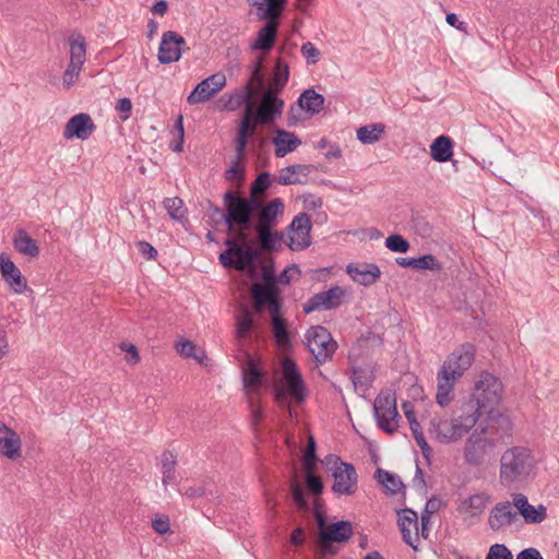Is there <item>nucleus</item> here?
<instances>
[{"label":"nucleus","mask_w":559,"mask_h":559,"mask_svg":"<svg viewBox=\"0 0 559 559\" xmlns=\"http://www.w3.org/2000/svg\"><path fill=\"white\" fill-rule=\"evenodd\" d=\"M475 346L471 343H464L455 348L444 360L437 374L436 401L441 407H445L451 403L455 382L469 369L475 360Z\"/></svg>","instance_id":"obj_1"},{"label":"nucleus","mask_w":559,"mask_h":559,"mask_svg":"<svg viewBox=\"0 0 559 559\" xmlns=\"http://www.w3.org/2000/svg\"><path fill=\"white\" fill-rule=\"evenodd\" d=\"M239 229L249 230L253 227L254 214L257 216V224L273 223L275 218L283 216L284 202L280 198H275L267 203L259 199V194H251L249 197H241L236 191L229 190Z\"/></svg>","instance_id":"obj_2"},{"label":"nucleus","mask_w":559,"mask_h":559,"mask_svg":"<svg viewBox=\"0 0 559 559\" xmlns=\"http://www.w3.org/2000/svg\"><path fill=\"white\" fill-rule=\"evenodd\" d=\"M322 463L334 478L332 491L335 495L350 496L355 492L358 475L352 463L342 461V459L335 454H328Z\"/></svg>","instance_id":"obj_3"},{"label":"nucleus","mask_w":559,"mask_h":559,"mask_svg":"<svg viewBox=\"0 0 559 559\" xmlns=\"http://www.w3.org/2000/svg\"><path fill=\"white\" fill-rule=\"evenodd\" d=\"M282 369L285 386L275 385L274 399L281 403L292 396L297 402H304L307 397V389L296 361L285 357L282 361Z\"/></svg>","instance_id":"obj_4"},{"label":"nucleus","mask_w":559,"mask_h":559,"mask_svg":"<svg viewBox=\"0 0 559 559\" xmlns=\"http://www.w3.org/2000/svg\"><path fill=\"white\" fill-rule=\"evenodd\" d=\"M531 451L524 447L508 449L500 461V479L502 484H511L528 473Z\"/></svg>","instance_id":"obj_5"},{"label":"nucleus","mask_w":559,"mask_h":559,"mask_svg":"<svg viewBox=\"0 0 559 559\" xmlns=\"http://www.w3.org/2000/svg\"><path fill=\"white\" fill-rule=\"evenodd\" d=\"M503 385L499 378L483 371L476 381L472 395L484 405L485 412L496 409L501 402Z\"/></svg>","instance_id":"obj_6"},{"label":"nucleus","mask_w":559,"mask_h":559,"mask_svg":"<svg viewBox=\"0 0 559 559\" xmlns=\"http://www.w3.org/2000/svg\"><path fill=\"white\" fill-rule=\"evenodd\" d=\"M306 338L309 352L320 365L332 359L337 349V343L333 340L330 331L322 325L311 326L306 333Z\"/></svg>","instance_id":"obj_7"},{"label":"nucleus","mask_w":559,"mask_h":559,"mask_svg":"<svg viewBox=\"0 0 559 559\" xmlns=\"http://www.w3.org/2000/svg\"><path fill=\"white\" fill-rule=\"evenodd\" d=\"M373 413L377 425L384 432L393 435L397 430V421L401 417L394 395L381 392L374 400Z\"/></svg>","instance_id":"obj_8"},{"label":"nucleus","mask_w":559,"mask_h":559,"mask_svg":"<svg viewBox=\"0 0 559 559\" xmlns=\"http://www.w3.org/2000/svg\"><path fill=\"white\" fill-rule=\"evenodd\" d=\"M284 100L277 93L264 91L261 96L260 106L252 108L251 126L258 128L259 124H273L283 114Z\"/></svg>","instance_id":"obj_9"},{"label":"nucleus","mask_w":559,"mask_h":559,"mask_svg":"<svg viewBox=\"0 0 559 559\" xmlns=\"http://www.w3.org/2000/svg\"><path fill=\"white\" fill-rule=\"evenodd\" d=\"M498 444V439L481 433L480 429L466 439L464 447V461L471 466H479L484 463L489 449H493Z\"/></svg>","instance_id":"obj_10"},{"label":"nucleus","mask_w":559,"mask_h":559,"mask_svg":"<svg viewBox=\"0 0 559 559\" xmlns=\"http://www.w3.org/2000/svg\"><path fill=\"white\" fill-rule=\"evenodd\" d=\"M314 515L319 527V536L322 544L329 543H346L353 535V525L349 521L341 520L330 524L326 528L324 515L321 513L319 506L314 508Z\"/></svg>","instance_id":"obj_11"},{"label":"nucleus","mask_w":559,"mask_h":559,"mask_svg":"<svg viewBox=\"0 0 559 559\" xmlns=\"http://www.w3.org/2000/svg\"><path fill=\"white\" fill-rule=\"evenodd\" d=\"M230 191L227 190L223 195L224 209H221L214 204L211 200L205 201V215L209 217L210 223L214 228H217L221 224H226L227 234L234 233L237 227V221L231 199H229Z\"/></svg>","instance_id":"obj_12"},{"label":"nucleus","mask_w":559,"mask_h":559,"mask_svg":"<svg viewBox=\"0 0 559 559\" xmlns=\"http://www.w3.org/2000/svg\"><path fill=\"white\" fill-rule=\"evenodd\" d=\"M345 289L341 286H332L328 290H323L312 295L302 306L306 314L318 310H334L344 302Z\"/></svg>","instance_id":"obj_13"},{"label":"nucleus","mask_w":559,"mask_h":559,"mask_svg":"<svg viewBox=\"0 0 559 559\" xmlns=\"http://www.w3.org/2000/svg\"><path fill=\"white\" fill-rule=\"evenodd\" d=\"M485 425H480L479 429L481 433L488 437L498 439V443L506 437H511L513 431V423L511 418L500 412L499 409H492L486 413Z\"/></svg>","instance_id":"obj_14"},{"label":"nucleus","mask_w":559,"mask_h":559,"mask_svg":"<svg viewBox=\"0 0 559 559\" xmlns=\"http://www.w3.org/2000/svg\"><path fill=\"white\" fill-rule=\"evenodd\" d=\"M312 223L310 216L302 212L296 215L287 227L288 233H295L297 237H289L287 247L293 251H301L311 245Z\"/></svg>","instance_id":"obj_15"},{"label":"nucleus","mask_w":559,"mask_h":559,"mask_svg":"<svg viewBox=\"0 0 559 559\" xmlns=\"http://www.w3.org/2000/svg\"><path fill=\"white\" fill-rule=\"evenodd\" d=\"M226 84V78L222 73H215L198 83L187 97L189 105H197L209 100Z\"/></svg>","instance_id":"obj_16"},{"label":"nucleus","mask_w":559,"mask_h":559,"mask_svg":"<svg viewBox=\"0 0 559 559\" xmlns=\"http://www.w3.org/2000/svg\"><path fill=\"white\" fill-rule=\"evenodd\" d=\"M454 413L457 423H461L467 431H469L478 421L481 415H486L484 405L479 403L472 394L457 402Z\"/></svg>","instance_id":"obj_17"},{"label":"nucleus","mask_w":559,"mask_h":559,"mask_svg":"<svg viewBox=\"0 0 559 559\" xmlns=\"http://www.w3.org/2000/svg\"><path fill=\"white\" fill-rule=\"evenodd\" d=\"M253 90L250 84H245L239 87L235 93L230 94L224 102L222 109L227 111H236L243 106L240 119H247L251 123V111L253 108Z\"/></svg>","instance_id":"obj_18"},{"label":"nucleus","mask_w":559,"mask_h":559,"mask_svg":"<svg viewBox=\"0 0 559 559\" xmlns=\"http://www.w3.org/2000/svg\"><path fill=\"white\" fill-rule=\"evenodd\" d=\"M0 273L4 283L15 294H23L27 290L28 285L25 276L4 252L0 253Z\"/></svg>","instance_id":"obj_19"},{"label":"nucleus","mask_w":559,"mask_h":559,"mask_svg":"<svg viewBox=\"0 0 559 559\" xmlns=\"http://www.w3.org/2000/svg\"><path fill=\"white\" fill-rule=\"evenodd\" d=\"M397 525L402 534V539L414 550H418V515L412 509H403L397 512Z\"/></svg>","instance_id":"obj_20"},{"label":"nucleus","mask_w":559,"mask_h":559,"mask_svg":"<svg viewBox=\"0 0 559 559\" xmlns=\"http://www.w3.org/2000/svg\"><path fill=\"white\" fill-rule=\"evenodd\" d=\"M243 388L247 390H255L260 388L266 380V371L262 366L259 357L246 354V360L241 368Z\"/></svg>","instance_id":"obj_21"},{"label":"nucleus","mask_w":559,"mask_h":559,"mask_svg":"<svg viewBox=\"0 0 559 559\" xmlns=\"http://www.w3.org/2000/svg\"><path fill=\"white\" fill-rule=\"evenodd\" d=\"M95 129L96 126L91 116L85 112H80L68 120L63 129V136L67 140L78 139L85 141L92 135Z\"/></svg>","instance_id":"obj_22"},{"label":"nucleus","mask_w":559,"mask_h":559,"mask_svg":"<svg viewBox=\"0 0 559 559\" xmlns=\"http://www.w3.org/2000/svg\"><path fill=\"white\" fill-rule=\"evenodd\" d=\"M277 222L278 218H275L273 223H261L255 225L257 238L261 249L264 251L280 252L283 249L281 241L284 238V234L274 229Z\"/></svg>","instance_id":"obj_23"},{"label":"nucleus","mask_w":559,"mask_h":559,"mask_svg":"<svg viewBox=\"0 0 559 559\" xmlns=\"http://www.w3.org/2000/svg\"><path fill=\"white\" fill-rule=\"evenodd\" d=\"M512 503L526 524H539L547 518V508L544 504H531L523 493H514Z\"/></svg>","instance_id":"obj_24"},{"label":"nucleus","mask_w":559,"mask_h":559,"mask_svg":"<svg viewBox=\"0 0 559 559\" xmlns=\"http://www.w3.org/2000/svg\"><path fill=\"white\" fill-rule=\"evenodd\" d=\"M431 432L436 435V439L442 443H450L461 439L468 432L461 423L456 421L455 416L451 420L433 419L431 421Z\"/></svg>","instance_id":"obj_25"},{"label":"nucleus","mask_w":559,"mask_h":559,"mask_svg":"<svg viewBox=\"0 0 559 559\" xmlns=\"http://www.w3.org/2000/svg\"><path fill=\"white\" fill-rule=\"evenodd\" d=\"M513 503L510 501L498 502L489 512L488 526L497 532L503 526H510L514 523L518 512L512 510Z\"/></svg>","instance_id":"obj_26"},{"label":"nucleus","mask_w":559,"mask_h":559,"mask_svg":"<svg viewBox=\"0 0 559 559\" xmlns=\"http://www.w3.org/2000/svg\"><path fill=\"white\" fill-rule=\"evenodd\" d=\"M177 43L182 44V41L177 38V32L166 31L163 33L157 55L160 64L174 63L180 59V50L178 49Z\"/></svg>","instance_id":"obj_27"},{"label":"nucleus","mask_w":559,"mask_h":559,"mask_svg":"<svg viewBox=\"0 0 559 559\" xmlns=\"http://www.w3.org/2000/svg\"><path fill=\"white\" fill-rule=\"evenodd\" d=\"M0 454L16 460L21 456L20 436L5 424L0 421Z\"/></svg>","instance_id":"obj_28"},{"label":"nucleus","mask_w":559,"mask_h":559,"mask_svg":"<svg viewBox=\"0 0 559 559\" xmlns=\"http://www.w3.org/2000/svg\"><path fill=\"white\" fill-rule=\"evenodd\" d=\"M278 20H267L259 29L255 39L251 44L252 50L270 51L277 38Z\"/></svg>","instance_id":"obj_29"},{"label":"nucleus","mask_w":559,"mask_h":559,"mask_svg":"<svg viewBox=\"0 0 559 559\" xmlns=\"http://www.w3.org/2000/svg\"><path fill=\"white\" fill-rule=\"evenodd\" d=\"M346 273L353 281L364 286L374 284L381 276L380 267L374 263L365 264L364 267L350 263L346 266Z\"/></svg>","instance_id":"obj_30"},{"label":"nucleus","mask_w":559,"mask_h":559,"mask_svg":"<svg viewBox=\"0 0 559 559\" xmlns=\"http://www.w3.org/2000/svg\"><path fill=\"white\" fill-rule=\"evenodd\" d=\"M257 129L248 122V120L239 119L236 129L235 151L236 156L234 160L242 162L246 157V152L251 138L255 134Z\"/></svg>","instance_id":"obj_31"},{"label":"nucleus","mask_w":559,"mask_h":559,"mask_svg":"<svg viewBox=\"0 0 559 559\" xmlns=\"http://www.w3.org/2000/svg\"><path fill=\"white\" fill-rule=\"evenodd\" d=\"M273 144L275 146V156L282 158L294 152L300 144V139L294 133L284 129L276 128Z\"/></svg>","instance_id":"obj_32"},{"label":"nucleus","mask_w":559,"mask_h":559,"mask_svg":"<svg viewBox=\"0 0 559 559\" xmlns=\"http://www.w3.org/2000/svg\"><path fill=\"white\" fill-rule=\"evenodd\" d=\"M236 270H249L252 274L257 271V263L261 258L260 251L249 243H243L235 252Z\"/></svg>","instance_id":"obj_33"},{"label":"nucleus","mask_w":559,"mask_h":559,"mask_svg":"<svg viewBox=\"0 0 559 559\" xmlns=\"http://www.w3.org/2000/svg\"><path fill=\"white\" fill-rule=\"evenodd\" d=\"M396 264L402 267H412L414 270H428L433 272H440L442 264L431 253H427L417 258H396Z\"/></svg>","instance_id":"obj_34"},{"label":"nucleus","mask_w":559,"mask_h":559,"mask_svg":"<svg viewBox=\"0 0 559 559\" xmlns=\"http://www.w3.org/2000/svg\"><path fill=\"white\" fill-rule=\"evenodd\" d=\"M454 142L450 136L439 135L430 145L431 158L438 163H445L453 157Z\"/></svg>","instance_id":"obj_35"},{"label":"nucleus","mask_w":559,"mask_h":559,"mask_svg":"<svg viewBox=\"0 0 559 559\" xmlns=\"http://www.w3.org/2000/svg\"><path fill=\"white\" fill-rule=\"evenodd\" d=\"M324 96L317 93L313 88L305 90L297 100L298 109H304L310 115L319 114L324 105Z\"/></svg>","instance_id":"obj_36"},{"label":"nucleus","mask_w":559,"mask_h":559,"mask_svg":"<svg viewBox=\"0 0 559 559\" xmlns=\"http://www.w3.org/2000/svg\"><path fill=\"white\" fill-rule=\"evenodd\" d=\"M287 0H252L251 4L259 11L262 20H278L275 15L285 11Z\"/></svg>","instance_id":"obj_37"},{"label":"nucleus","mask_w":559,"mask_h":559,"mask_svg":"<svg viewBox=\"0 0 559 559\" xmlns=\"http://www.w3.org/2000/svg\"><path fill=\"white\" fill-rule=\"evenodd\" d=\"M251 293L254 297L255 308L260 310L269 304V300L277 298L281 295V289L277 285L258 283L252 286Z\"/></svg>","instance_id":"obj_38"},{"label":"nucleus","mask_w":559,"mask_h":559,"mask_svg":"<svg viewBox=\"0 0 559 559\" xmlns=\"http://www.w3.org/2000/svg\"><path fill=\"white\" fill-rule=\"evenodd\" d=\"M14 249L24 255L36 258L39 255V246L24 229H19L13 239Z\"/></svg>","instance_id":"obj_39"},{"label":"nucleus","mask_w":559,"mask_h":559,"mask_svg":"<svg viewBox=\"0 0 559 559\" xmlns=\"http://www.w3.org/2000/svg\"><path fill=\"white\" fill-rule=\"evenodd\" d=\"M289 80V67L283 59H277L271 76L267 92L281 94Z\"/></svg>","instance_id":"obj_40"},{"label":"nucleus","mask_w":559,"mask_h":559,"mask_svg":"<svg viewBox=\"0 0 559 559\" xmlns=\"http://www.w3.org/2000/svg\"><path fill=\"white\" fill-rule=\"evenodd\" d=\"M385 132V124L381 122L370 123L357 129V140L362 144H374L380 141Z\"/></svg>","instance_id":"obj_41"},{"label":"nucleus","mask_w":559,"mask_h":559,"mask_svg":"<svg viewBox=\"0 0 559 559\" xmlns=\"http://www.w3.org/2000/svg\"><path fill=\"white\" fill-rule=\"evenodd\" d=\"M374 478L379 484H381L386 489V492L391 496L397 493V491L404 488L403 481L396 474L385 471L383 468L376 469Z\"/></svg>","instance_id":"obj_42"},{"label":"nucleus","mask_w":559,"mask_h":559,"mask_svg":"<svg viewBox=\"0 0 559 559\" xmlns=\"http://www.w3.org/2000/svg\"><path fill=\"white\" fill-rule=\"evenodd\" d=\"M272 328V334L273 337L277 344V346L283 352H288L292 349V337L290 333L288 331L287 322L286 320H276L275 322L271 323Z\"/></svg>","instance_id":"obj_43"},{"label":"nucleus","mask_w":559,"mask_h":559,"mask_svg":"<svg viewBox=\"0 0 559 559\" xmlns=\"http://www.w3.org/2000/svg\"><path fill=\"white\" fill-rule=\"evenodd\" d=\"M489 497L484 493L472 495L461 502L457 508L460 513H469L472 515L480 514L486 508Z\"/></svg>","instance_id":"obj_44"},{"label":"nucleus","mask_w":559,"mask_h":559,"mask_svg":"<svg viewBox=\"0 0 559 559\" xmlns=\"http://www.w3.org/2000/svg\"><path fill=\"white\" fill-rule=\"evenodd\" d=\"M70 62L83 66L86 55V41L81 34H72L69 38Z\"/></svg>","instance_id":"obj_45"},{"label":"nucleus","mask_w":559,"mask_h":559,"mask_svg":"<svg viewBox=\"0 0 559 559\" xmlns=\"http://www.w3.org/2000/svg\"><path fill=\"white\" fill-rule=\"evenodd\" d=\"M163 204L171 219L177 222L186 219L187 209L179 197L165 198Z\"/></svg>","instance_id":"obj_46"},{"label":"nucleus","mask_w":559,"mask_h":559,"mask_svg":"<svg viewBox=\"0 0 559 559\" xmlns=\"http://www.w3.org/2000/svg\"><path fill=\"white\" fill-rule=\"evenodd\" d=\"M255 319L251 311L245 310L237 320L236 336L249 338L254 328Z\"/></svg>","instance_id":"obj_47"},{"label":"nucleus","mask_w":559,"mask_h":559,"mask_svg":"<svg viewBox=\"0 0 559 559\" xmlns=\"http://www.w3.org/2000/svg\"><path fill=\"white\" fill-rule=\"evenodd\" d=\"M176 455L171 451H164L162 454L163 484L166 486L175 479Z\"/></svg>","instance_id":"obj_48"},{"label":"nucleus","mask_w":559,"mask_h":559,"mask_svg":"<svg viewBox=\"0 0 559 559\" xmlns=\"http://www.w3.org/2000/svg\"><path fill=\"white\" fill-rule=\"evenodd\" d=\"M264 81L263 60L260 57L252 66L250 78L246 84H250L253 90V96H255L257 92L264 87Z\"/></svg>","instance_id":"obj_49"},{"label":"nucleus","mask_w":559,"mask_h":559,"mask_svg":"<svg viewBox=\"0 0 559 559\" xmlns=\"http://www.w3.org/2000/svg\"><path fill=\"white\" fill-rule=\"evenodd\" d=\"M224 178L227 181H234L241 186L246 179V166L242 162L233 160L231 165L225 170Z\"/></svg>","instance_id":"obj_50"},{"label":"nucleus","mask_w":559,"mask_h":559,"mask_svg":"<svg viewBox=\"0 0 559 559\" xmlns=\"http://www.w3.org/2000/svg\"><path fill=\"white\" fill-rule=\"evenodd\" d=\"M272 185V176L269 171L260 173L257 178L251 182L249 192L251 194H263Z\"/></svg>","instance_id":"obj_51"},{"label":"nucleus","mask_w":559,"mask_h":559,"mask_svg":"<svg viewBox=\"0 0 559 559\" xmlns=\"http://www.w3.org/2000/svg\"><path fill=\"white\" fill-rule=\"evenodd\" d=\"M385 247L392 252L405 253L409 250L411 245L402 235L392 234L386 237Z\"/></svg>","instance_id":"obj_52"},{"label":"nucleus","mask_w":559,"mask_h":559,"mask_svg":"<svg viewBox=\"0 0 559 559\" xmlns=\"http://www.w3.org/2000/svg\"><path fill=\"white\" fill-rule=\"evenodd\" d=\"M81 69L82 66L75 64L74 62H69L62 76V84L66 88H70L75 84L79 79Z\"/></svg>","instance_id":"obj_53"},{"label":"nucleus","mask_w":559,"mask_h":559,"mask_svg":"<svg viewBox=\"0 0 559 559\" xmlns=\"http://www.w3.org/2000/svg\"><path fill=\"white\" fill-rule=\"evenodd\" d=\"M485 559H513V555L504 544H493L489 547Z\"/></svg>","instance_id":"obj_54"},{"label":"nucleus","mask_w":559,"mask_h":559,"mask_svg":"<svg viewBox=\"0 0 559 559\" xmlns=\"http://www.w3.org/2000/svg\"><path fill=\"white\" fill-rule=\"evenodd\" d=\"M306 486L310 493L313 496H321L324 489L322 479L311 472H308L305 476Z\"/></svg>","instance_id":"obj_55"},{"label":"nucleus","mask_w":559,"mask_h":559,"mask_svg":"<svg viewBox=\"0 0 559 559\" xmlns=\"http://www.w3.org/2000/svg\"><path fill=\"white\" fill-rule=\"evenodd\" d=\"M373 380L372 373L367 377V373L361 368H354L353 376H352V382L355 388L360 386L364 390H367L370 386V383Z\"/></svg>","instance_id":"obj_56"},{"label":"nucleus","mask_w":559,"mask_h":559,"mask_svg":"<svg viewBox=\"0 0 559 559\" xmlns=\"http://www.w3.org/2000/svg\"><path fill=\"white\" fill-rule=\"evenodd\" d=\"M301 55L307 59V62L314 64L320 57V50L311 43L307 41L301 46Z\"/></svg>","instance_id":"obj_57"},{"label":"nucleus","mask_w":559,"mask_h":559,"mask_svg":"<svg viewBox=\"0 0 559 559\" xmlns=\"http://www.w3.org/2000/svg\"><path fill=\"white\" fill-rule=\"evenodd\" d=\"M292 498L298 508L306 509L308 507L305 490L298 483L292 484Z\"/></svg>","instance_id":"obj_58"},{"label":"nucleus","mask_w":559,"mask_h":559,"mask_svg":"<svg viewBox=\"0 0 559 559\" xmlns=\"http://www.w3.org/2000/svg\"><path fill=\"white\" fill-rule=\"evenodd\" d=\"M265 307L269 309L270 317H271V323L275 322L276 320H285L281 316V309H282L281 295L277 298H275L274 300H269V304Z\"/></svg>","instance_id":"obj_59"},{"label":"nucleus","mask_w":559,"mask_h":559,"mask_svg":"<svg viewBox=\"0 0 559 559\" xmlns=\"http://www.w3.org/2000/svg\"><path fill=\"white\" fill-rule=\"evenodd\" d=\"M245 231L246 230L242 231L240 229V233L238 234L237 239L228 237L224 240V245L227 247L226 251H229L235 254V252L237 251V248H240L243 245L240 241H242V242L248 241V237Z\"/></svg>","instance_id":"obj_60"},{"label":"nucleus","mask_w":559,"mask_h":559,"mask_svg":"<svg viewBox=\"0 0 559 559\" xmlns=\"http://www.w3.org/2000/svg\"><path fill=\"white\" fill-rule=\"evenodd\" d=\"M136 248L146 260H155L157 258V250L145 240L138 241Z\"/></svg>","instance_id":"obj_61"},{"label":"nucleus","mask_w":559,"mask_h":559,"mask_svg":"<svg viewBox=\"0 0 559 559\" xmlns=\"http://www.w3.org/2000/svg\"><path fill=\"white\" fill-rule=\"evenodd\" d=\"M177 352L187 358L194 356L195 345L189 340H181L176 345Z\"/></svg>","instance_id":"obj_62"},{"label":"nucleus","mask_w":559,"mask_h":559,"mask_svg":"<svg viewBox=\"0 0 559 559\" xmlns=\"http://www.w3.org/2000/svg\"><path fill=\"white\" fill-rule=\"evenodd\" d=\"M261 284L276 285V274L273 263L262 266Z\"/></svg>","instance_id":"obj_63"},{"label":"nucleus","mask_w":559,"mask_h":559,"mask_svg":"<svg viewBox=\"0 0 559 559\" xmlns=\"http://www.w3.org/2000/svg\"><path fill=\"white\" fill-rule=\"evenodd\" d=\"M414 226L417 233L423 237H428L431 235L432 227L424 217H415L413 219Z\"/></svg>","instance_id":"obj_64"}]
</instances>
